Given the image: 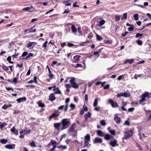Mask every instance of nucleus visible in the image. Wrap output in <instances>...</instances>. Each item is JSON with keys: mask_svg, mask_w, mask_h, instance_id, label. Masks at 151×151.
Returning a JSON list of instances; mask_svg holds the SVG:
<instances>
[{"mask_svg": "<svg viewBox=\"0 0 151 151\" xmlns=\"http://www.w3.org/2000/svg\"><path fill=\"white\" fill-rule=\"evenodd\" d=\"M105 23V21L104 20L102 19L99 22V24H97L96 26L97 27H100L102 26Z\"/></svg>", "mask_w": 151, "mask_h": 151, "instance_id": "393cba45", "label": "nucleus"}, {"mask_svg": "<svg viewBox=\"0 0 151 151\" xmlns=\"http://www.w3.org/2000/svg\"><path fill=\"white\" fill-rule=\"evenodd\" d=\"M70 107L72 110H74L76 107V106L73 104H71L70 105Z\"/></svg>", "mask_w": 151, "mask_h": 151, "instance_id": "864d4df0", "label": "nucleus"}, {"mask_svg": "<svg viewBox=\"0 0 151 151\" xmlns=\"http://www.w3.org/2000/svg\"><path fill=\"white\" fill-rule=\"evenodd\" d=\"M56 99L54 93H52L50 94L49 96V99L51 101H53Z\"/></svg>", "mask_w": 151, "mask_h": 151, "instance_id": "dca6fc26", "label": "nucleus"}, {"mask_svg": "<svg viewBox=\"0 0 151 151\" xmlns=\"http://www.w3.org/2000/svg\"><path fill=\"white\" fill-rule=\"evenodd\" d=\"M97 40L99 41H100L102 39V38L100 36L98 35H96Z\"/></svg>", "mask_w": 151, "mask_h": 151, "instance_id": "5fc2aeb1", "label": "nucleus"}, {"mask_svg": "<svg viewBox=\"0 0 151 151\" xmlns=\"http://www.w3.org/2000/svg\"><path fill=\"white\" fill-rule=\"evenodd\" d=\"M35 27V25L33 27H31L30 29H29V31L28 32V33H34L36 32V29H33V28Z\"/></svg>", "mask_w": 151, "mask_h": 151, "instance_id": "b1692460", "label": "nucleus"}, {"mask_svg": "<svg viewBox=\"0 0 151 151\" xmlns=\"http://www.w3.org/2000/svg\"><path fill=\"white\" fill-rule=\"evenodd\" d=\"M70 12V11L69 10V9H65L64 12H63V14H65V13H69Z\"/></svg>", "mask_w": 151, "mask_h": 151, "instance_id": "774afa93", "label": "nucleus"}, {"mask_svg": "<svg viewBox=\"0 0 151 151\" xmlns=\"http://www.w3.org/2000/svg\"><path fill=\"white\" fill-rule=\"evenodd\" d=\"M57 147L58 148H62L63 149H67V147L65 145L63 146L62 145H60V146H57Z\"/></svg>", "mask_w": 151, "mask_h": 151, "instance_id": "79ce46f5", "label": "nucleus"}, {"mask_svg": "<svg viewBox=\"0 0 151 151\" xmlns=\"http://www.w3.org/2000/svg\"><path fill=\"white\" fill-rule=\"evenodd\" d=\"M106 83L105 82H97L95 83V85L96 86H98L99 84H101V87H102L104 86V85Z\"/></svg>", "mask_w": 151, "mask_h": 151, "instance_id": "2f4dec72", "label": "nucleus"}, {"mask_svg": "<svg viewBox=\"0 0 151 151\" xmlns=\"http://www.w3.org/2000/svg\"><path fill=\"white\" fill-rule=\"evenodd\" d=\"M59 114L58 113H53L49 117V120H51L52 118H55L59 116Z\"/></svg>", "mask_w": 151, "mask_h": 151, "instance_id": "39448f33", "label": "nucleus"}, {"mask_svg": "<svg viewBox=\"0 0 151 151\" xmlns=\"http://www.w3.org/2000/svg\"><path fill=\"white\" fill-rule=\"evenodd\" d=\"M110 133L113 135H115L116 134V132L114 130H111L109 131Z\"/></svg>", "mask_w": 151, "mask_h": 151, "instance_id": "603ef678", "label": "nucleus"}, {"mask_svg": "<svg viewBox=\"0 0 151 151\" xmlns=\"http://www.w3.org/2000/svg\"><path fill=\"white\" fill-rule=\"evenodd\" d=\"M57 144V142L55 140L52 139L50 141V142L48 144V145L50 146L51 145H56Z\"/></svg>", "mask_w": 151, "mask_h": 151, "instance_id": "c756f323", "label": "nucleus"}, {"mask_svg": "<svg viewBox=\"0 0 151 151\" xmlns=\"http://www.w3.org/2000/svg\"><path fill=\"white\" fill-rule=\"evenodd\" d=\"M109 102L111 104V106L113 108L117 107L119 106L117 104L116 102H114L112 99H109Z\"/></svg>", "mask_w": 151, "mask_h": 151, "instance_id": "423d86ee", "label": "nucleus"}, {"mask_svg": "<svg viewBox=\"0 0 151 151\" xmlns=\"http://www.w3.org/2000/svg\"><path fill=\"white\" fill-rule=\"evenodd\" d=\"M143 35V34L137 33L136 34L135 36V37L136 38H138L139 37L140 38H142V36Z\"/></svg>", "mask_w": 151, "mask_h": 151, "instance_id": "f704fd0d", "label": "nucleus"}, {"mask_svg": "<svg viewBox=\"0 0 151 151\" xmlns=\"http://www.w3.org/2000/svg\"><path fill=\"white\" fill-rule=\"evenodd\" d=\"M134 60L133 59H127L125 60L124 63L126 64L127 63H129L130 64H132L133 63Z\"/></svg>", "mask_w": 151, "mask_h": 151, "instance_id": "412c9836", "label": "nucleus"}, {"mask_svg": "<svg viewBox=\"0 0 151 151\" xmlns=\"http://www.w3.org/2000/svg\"><path fill=\"white\" fill-rule=\"evenodd\" d=\"M19 54V53H16V52H15L14 54L12 56V57L14 58H16L18 56Z\"/></svg>", "mask_w": 151, "mask_h": 151, "instance_id": "338daca9", "label": "nucleus"}, {"mask_svg": "<svg viewBox=\"0 0 151 151\" xmlns=\"http://www.w3.org/2000/svg\"><path fill=\"white\" fill-rule=\"evenodd\" d=\"M26 100L27 98L25 97L19 98L16 100L19 103H21L24 101H25Z\"/></svg>", "mask_w": 151, "mask_h": 151, "instance_id": "ddd939ff", "label": "nucleus"}, {"mask_svg": "<svg viewBox=\"0 0 151 151\" xmlns=\"http://www.w3.org/2000/svg\"><path fill=\"white\" fill-rule=\"evenodd\" d=\"M53 91H55V93L56 94H61V93L60 91L59 90V88L57 87L56 88H53Z\"/></svg>", "mask_w": 151, "mask_h": 151, "instance_id": "a878e982", "label": "nucleus"}, {"mask_svg": "<svg viewBox=\"0 0 151 151\" xmlns=\"http://www.w3.org/2000/svg\"><path fill=\"white\" fill-rule=\"evenodd\" d=\"M70 100L69 98H67L65 100V103H66V104L64 109V111H66L68 110V103L70 101Z\"/></svg>", "mask_w": 151, "mask_h": 151, "instance_id": "2eb2a0df", "label": "nucleus"}, {"mask_svg": "<svg viewBox=\"0 0 151 151\" xmlns=\"http://www.w3.org/2000/svg\"><path fill=\"white\" fill-rule=\"evenodd\" d=\"M2 68L5 71H7L9 70L8 67L5 65L3 64H2Z\"/></svg>", "mask_w": 151, "mask_h": 151, "instance_id": "4c0bfd02", "label": "nucleus"}, {"mask_svg": "<svg viewBox=\"0 0 151 151\" xmlns=\"http://www.w3.org/2000/svg\"><path fill=\"white\" fill-rule=\"evenodd\" d=\"M116 96L117 97L123 96V92H121L120 93H117Z\"/></svg>", "mask_w": 151, "mask_h": 151, "instance_id": "bf43d9fd", "label": "nucleus"}, {"mask_svg": "<svg viewBox=\"0 0 151 151\" xmlns=\"http://www.w3.org/2000/svg\"><path fill=\"white\" fill-rule=\"evenodd\" d=\"M127 18V13H124L123 14V17H122L121 18V19L122 20H123L124 19H126Z\"/></svg>", "mask_w": 151, "mask_h": 151, "instance_id": "ea45409f", "label": "nucleus"}, {"mask_svg": "<svg viewBox=\"0 0 151 151\" xmlns=\"http://www.w3.org/2000/svg\"><path fill=\"white\" fill-rule=\"evenodd\" d=\"M133 17L134 18V19L135 20H137L139 19L138 18V14H134Z\"/></svg>", "mask_w": 151, "mask_h": 151, "instance_id": "a18cd8bd", "label": "nucleus"}, {"mask_svg": "<svg viewBox=\"0 0 151 151\" xmlns=\"http://www.w3.org/2000/svg\"><path fill=\"white\" fill-rule=\"evenodd\" d=\"M30 145L31 147H36V145L35 142L33 141L30 143Z\"/></svg>", "mask_w": 151, "mask_h": 151, "instance_id": "8fccbe9b", "label": "nucleus"}, {"mask_svg": "<svg viewBox=\"0 0 151 151\" xmlns=\"http://www.w3.org/2000/svg\"><path fill=\"white\" fill-rule=\"evenodd\" d=\"M11 132L14 134L17 135L18 134V130H15V127H13L11 129Z\"/></svg>", "mask_w": 151, "mask_h": 151, "instance_id": "f8f14e48", "label": "nucleus"}, {"mask_svg": "<svg viewBox=\"0 0 151 151\" xmlns=\"http://www.w3.org/2000/svg\"><path fill=\"white\" fill-rule=\"evenodd\" d=\"M114 120L117 124L120 123L121 121L120 118L117 116H115L114 117Z\"/></svg>", "mask_w": 151, "mask_h": 151, "instance_id": "4be33fe9", "label": "nucleus"}, {"mask_svg": "<svg viewBox=\"0 0 151 151\" xmlns=\"http://www.w3.org/2000/svg\"><path fill=\"white\" fill-rule=\"evenodd\" d=\"M124 124L129 126L130 125V124L128 121L127 120L125 121Z\"/></svg>", "mask_w": 151, "mask_h": 151, "instance_id": "e2e57ef3", "label": "nucleus"}, {"mask_svg": "<svg viewBox=\"0 0 151 151\" xmlns=\"http://www.w3.org/2000/svg\"><path fill=\"white\" fill-rule=\"evenodd\" d=\"M35 45V42H29L27 44L26 47L27 48L32 47V48H33Z\"/></svg>", "mask_w": 151, "mask_h": 151, "instance_id": "9b49d317", "label": "nucleus"}, {"mask_svg": "<svg viewBox=\"0 0 151 151\" xmlns=\"http://www.w3.org/2000/svg\"><path fill=\"white\" fill-rule=\"evenodd\" d=\"M48 42L47 41H46L43 44L42 47H44L45 49L47 47V44Z\"/></svg>", "mask_w": 151, "mask_h": 151, "instance_id": "37998d69", "label": "nucleus"}, {"mask_svg": "<svg viewBox=\"0 0 151 151\" xmlns=\"http://www.w3.org/2000/svg\"><path fill=\"white\" fill-rule=\"evenodd\" d=\"M69 47H72L74 45L71 43V42H68L67 45Z\"/></svg>", "mask_w": 151, "mask_h": 151, "instance_id": "052dcab7", "label": "nucleus"}, {"mask_svg": "<svg viewBox=\"0 0 151 151\" xmlns=\"http://www.w3.org/2000/svg\"><path fill=\"white\" fill-rule=\"evenodd\" d=\"M90 42V41L87 40L85 42H82L80 44V45L81 46H83L85 44L89 43Z\"/></svg>", "mask_w": 151, "mask_h": 151, "instance_id": "58836bf2", "label": "nucleus"}, {"mask_svg": "<svg viewBox=\"0 0 151 151\" xmlns=\"http://www.w3.org/2000/svg\"><path fill=\"white\" fill-rule=\"evenodd\" d=\"M88 110V109L87 107L86 106L85 104H84L83 106L82 109L80 110V114H84L85 111H87Z\"/></svg>", "mask_w": 151, "mask_h": 151, "instance_id": "6e6552de", "label": "nucleus"}, {"mask_svg": "<svg viewBox=\"0 0 151 151\" xmlns=\"http://www.w3.org/2000/svg\"><path fill=\"white\" fill-rule=\"evenodd\" d=\"M71 29L72 32L73 33H76L77 32V29L74 25L73 24L71 26Z\"/></svg>", "mask_w": 151, "mask_h": 151, "instance_id": "bb28decb", "label": "nucleus"}, {"mask_svg": "<svg viewBox=\"0 0 151 151\" xmlns=\"http://www.w3.org/2000/svg\"><path fill=\"white\" fill-rule=\"evenodd\" d=\"M134 29V28L133 27V26H131L130 27H129L128 28V30L130 31H132Z\"/></svg>", "mask_w": 151, "mask_h": 151, "instance_id": "13d9d810", "label": "nucleus"}, {"mask_svg": "<svg viewBox=\"0 0 151 151\" xmlns=\"http://www.w3.org/2000/svg\"><path fill=\"white\" fill-rule=\"evenodd\" d=\"M102 142V139L100 138L96 137L94 139L93 141V143H101Z\"/></svg>", "mask_w": 151, "mask_h": 151, "instance_id": "4468645a", "label": "nucleus"}, {"mask_svg": "<svg viewBox=\"0 0 151 151\" xmlns=\"http://www.w3.org/2000/svg\"><path fill=\"white\" fill-rule=\"evenodd\" d=\"M151 98V93L145 92V93L142 95V98L139 101V103L141 104L146 101L145 98Z\"/></svg>", "mask_w": 151, "mask_h": 151, "instance_id": "f03ea898", "label": "nucleus"}, {"mask_svg": "<svg viewBox=\"0 0 151 151\" xmlns=\"http://www.w3.org/2000/svg\"><path fill=\"white\" fill-rule=\"evenodd\" d=\"M37 103L40 107L43 108L45 106V104L44 103H42V101H39Z\"/></svg>", "mask_w": 151, "mask_h": 151, "instance_id": "aec40b11", "label": "nucleus"}, {"mask_svg": "<svg viewBox=\"0 0 151 151\" xmlns=\"http://www.w3.org/2000/svg\"><path fill=\"white\" fill-rule=\"evenodd\" d=\"M99 99H95L93 103V106L94 107H97L98 104V100Z\"/></svg>", "mask_w": 151, "mask_h": 151, "instance_id": "e433bc0d", "label": "nucleus"}, {"mask_svg": "<svg viewBox=\"0 0 151 151\" xmlns=\"http://www.w3.org/2000/svg\"><path fill=\"white\" fill-rule=\"evenodd\" d=\"M76 124H73L70 127L68 131L69 132H73L75 129L74 127L75 126Z\"/></svg>", "mask_w": 151, "mask_h": 151, "instance_id": "5701e85b", "label": "nucleus"}, {"mask_svg": "<svg viewBox=\"0 0 151 151\" xmlns=\"http://www.w3.org/2000/svg\"><path fill=\"white\" fill-rule=\"evenodd\" d=\"M104 139L105 140H107L111 139H112L114 138L113 136H112V135H111L109 134H107L104 135Z\"/></svg>", "mask_w": 151, "mask_h": 151, "instance_id": "1a4fd4ad", "label": "nucleus"}, {"mask_svg": "<svg viewBox=\"0 0 151 151\" xmlns=\"http://www.w3.org/2000/svg\"><path fill=\"white\" fill-rule=\"evenodd\" d=\"M130 94L128 92H123V96L124 97H130Z\"/></svg>", "mask_w": 151, "mask_h": 151, "instance_id": "7c9ffc66", "label": "nucleus"}, {"mask_svg": "<svg viewBox=\"0 0 151 151\" xmlns=\"http://www.w3.org/2000/svg\"><path fill=\"white\" fill-rule=\"evenodd\" d=\"M34 55V54L32 53H29V54L27 55V56L25 58H21V57L20 56L19 58H20L21 59L23 60H27L28 59V58H29L33 56Z\"/></svg>", "mask_w": 151, "mask_h": 151, "instance_id": "f3484780", "label": "nucleus"}, {"mask_svg": "<svg viewBox=\"0 0 151 151\" xmlns=\"http://www.w3.org/2000/svg\"><path fill=\"white\" fill-rule=\"evenodd\" d=\"M85 140L88 141H90V135L89 134H87L86 135L85 137Z\"/></svg>", "mask_w": 151, "mask_h": 151, "instance_id": "72a5a7b5", "label": "nucleus"}, {"mask_svg": "<svg viewBox=\"0 0 151 151\" xmlns=\"http://www.w3.org/2000/svg\"><path fill=\"white\" fill-rule=\"evenodd\" d=\"M7 124L6 122H4L0 125V129H2L5 126H6Z\"/></svg>", "mask_w": 151, "mask_h": 151, "instance_id": "a19ab883", "label": "nucleus"}, {"mask_svg": "<svg viewBox=\"0 0 151 151\" xmlns=\"http://www.w3.org/2000/svg\"><path fill=\"white\" fill-rule=\"evenodd\" d=\"M100 124L102 126H105L106 125V124L104 120H102L100 121Z\"/></svg>", "mask_w": 151, "mask_h": 151, "instance_id": "09e8293b", "label": "nucleus"}, {"mask_svg": "<svg viewBox=\"0 0 151 151\" xmlns=\"http://www.w3.org/2000/svg\"><path fill=\"white\" fill-rule=\"evenodd\" d=\"M13 147H12V145H7L5 146V147L9 149H13L14 148L15 145L14 144L13 145Z\"/></svg>", "mask_w": 151, "mask_h": 151, "instance_id": "a211bd4d", "label": "nucleus"}, {"mask_svg": "<svg viewBox=\"0 0 151 151\" xmlns=\"http://www.w3.org/2000/svg\"><path fill=\"white\" fill-rule=\"evenodd\" d=\"M81 57V56L80 55H76L73 57V58L77 62L79 60V59Z\"/></svg>", "mask_w": 151, "mask_h": 151, "instance_id": "473e14b6", "label": "nucleus"}, {"mask_svg": "<svg viewBox=\"0 0 151 151\" xmlns=\"http://www.w3.org/2000/svg\"><path fill=\"white\" fill-rule=\"evenodd\" d=\"M133 132L131 130L127 131L125 132L124 138L125 139L129 138L133 135Z\"/></svg>", "mask_w": 151, "mask_h": 151, "instance_id": "20e7f679", "label": "nucleus"}, {"mask_svg": "<svg viewBox=\"0 0 151 151\" xmlns=\"http://www.w3.org/2000/svg\"><path fill=\"white\" fill-rule=\"evenodd\" d=\"M75 78L74 77H71L70 80V81L71 86L74 88L77 89L78 88L79 86L77 83L75 81Z\"/></svg>", "mask_w": 151, "mask_h": 151, "instance_id": "7ed1b4c3", "label": "nucleus"}, {"mask_svg": "<svg viewBox=\"0 0 151 151\" xmlns=\"http://www.w3.org/2000/svg\"><path fill=\"white\" fill-rule=\"evenodd\" d=\"M8 142V140L5 139H0V142L3 144H4L7 143Z\"/></svg>", "mask_w": 151, "mask_h": 151, "instance_id": "c9c22d12", "label": "nucleus"}, {"mask_svg": "<svg viewBox=\"0 0 151 151\" xmlns=\"http://www.w3.org/2000/svg\"><path fill=\"white\" fill-rule=\"evenodd\" d=\"M6 89L8 91H9L10 90H12V91H14V89L12 88V87H6Z\"/></svg>", "mask_w": 151, "mask_h": 151, "instance_id": "680f3d73", "label": "nucleus"}, {"mask_svg": "<svg viewBox=\"0 0 151 151\" xmlns=\"http://www.w3.org/2000/svg\"><path fill=\"white\" fill-rule=\"evenodd\" d=\"M62 126L61 127V130L65 129L68 128L70 125V122L67 118L63 119L61 122Z\"/></svg>", "mask_w": 151, "mask_h": 151, "instance_id": "f257e3e1", "label": "nucleus"}, {"mask_svg": "<svg viewBox=\"0 0 151 151\" xmlns=\"http://www.w3.org/2000/svg\"><path fill=\"white\" fill-rule=\"evenodd\" d=\"M91 116V114L90 112H88L86 114L84 115L85 118V120H87L88 118H89Z\"/></svg>", "mask_w": 151, "mask_h": 151, "instance_id": "c85d7f7f", "label": "nucleus"}, {"mask_svg": "<svg viewBox=\"0 0 151 151\" xmlns=\"http://www.w3.org/2000/svg\"><path fill=\"white\" fill-rule=\"evenodd\" d=\"M89 141L84 140V147H86L88 146Z\"/></svg>", "mask_w": 151, "mask_h": 151, "instance_id": "3c124183", "label": "nucleus"}, {"mask_svg": "<svg viewBox=\"0 0 151 151\" xmlns=\"http://www.w3.org/2000/svg\"><path fill=\"white\" fill-rule=\"evenodd\" d=\"M65 87L67 88H71V85L69 84H66L65 85Z\"/></svg>", "mask_w": 151, "mask_h": 151, "instance_id": "69168bd1", "label": "nucleus"}, {"mask_svg": "<svg viewBox=\"0 0 151 151\" xmlns=\"http://www.w3.org/2000/svg\"><path fill=\"white\" fill-rule=\"evenodd\" d=\"M117 141L115 139L113 140H111L109 142V144L113 147H115L116 146H118L119 145L117 143Z\"/></svg>", "mask_w": 151, "mask_h": 151, "instance_id": "0eeeda50", "label": "nucleus"}, {"mask_svg": "<svg viewBox=\"0 0 151 151\" xmlns=\"http://www.w3.org/2000/svg\"><path fill=\"white\" fill-rule=\"evenodd\" d=\"M6 60L9 63L12 64L14 63V62L13 61H11V57L10 56H8Z\"/></svg>", "mask_w": 151, "mask_h": 151, "instance_id": "c03bdc74", "label": "nucleus"}, {"mask_svg": "<svg viewBox=\"0 0 151 151\" xmlns=\"http://www.w3.org/2000/svg\"><path fill=\"white\" fill-rule=\"evenodd\" d=\"M76 68H78L79 67H81L82 68L83 67V66L81 64H77L76 65Z\"/></svg>", "mask_w": 151, "mask_h": 151, "instance_id": "0e129e2a", "label": "nucleus"}, {"mask_svg": "<svg viewBox=\"0 0 151 151\" xmlns=\"http://www.w3.org/2000/svg\"><path fill=\"white\" fill-rule=\"evenodd\" d=\"M53 147H52L50 150L49 151H53L55 150V149L57 147V145H52Z\"/></svg>", "mask_w": 151, "mask_h": 151, "instance_id": "4d7b16f0", "label": "nucleus"}, {"mask_svg": "<svg viewBox=\"0 0 151 151\" xmlns=\"http://www.w3.org/2000/svg\"><path fill=\"white\" fill-rule=\"evenodd\" d=\"M97 134L101 137H103L104 135V133L101 130H98L97 131Z\"/></svg>", "mask_w": 151, "mask_h": 151, "instance_id": "6ab92c4d", "label": "nucleus"}, {"mask_svg": "<svg viewBox=\"0 0 151 151\" xmlns=\"http://www.w3.org/2000/svg\"><path fill=\"white\" fill-rule=\"evenodd\" d=\"M61 125V122L55 123L54 124V127L58 130L59 131L60 129V127Z\"/></svg>", "mask_w": 151, "mask_h": 151, "instance_id": "9d476101", "label": "nucleus"}, {"mask_svg": "<svg viewBox=\"0 0 151 151\" xmlns=\"http://www.w3.org/2000/svg\"><path fill=\"white\" fill-rule=\"evenodd\" d=\"M28 54V52H23L22 55V57H24L27 55Z\"/></svg>", "mask_w": 151, "mask_h": 151, "instance_id": "6e6d98bb", "label": "nucleus"}, {"mask_svg": "<svg viewBox=\"0 0 151 151\" xmlns=\"http://www.w3.org/2000/svg\"><path fill=\"white\" fill-rule=\"evenodd\" d=\"M12 106V105L11 104H5L4 106H2L1 108L2 109H3L4 110H6L8 107H11Z\"/></svg>", "mask_w": 151, "mask_h": 151, "instance_id": "cd10ccee", "label": "nucleus"}, {"mask_svg": "<svg viewBox=\"0 0 151 151\" xmlns=\"http://www.w3.org/2000/svg\"><path fill=\"white\" fill-rule=\"evenodd\" d=\"M136 42L137 44L139 45H141L142 44V40H137L136 41Z\"/></svg>", "mask_w": 151, "mask_h": 151, "instance_id": "de8ad7c7", "label": "nucleus"}, {"mask_svg": "<svg viewBox=\"0 0 151 151\" xmlns=\"http://www.w3.org/2000/svg\"><path fill=\"white\" fill-rule=\"evenodd\" d=\"M120 18V16L119 15H116L115 16V20L116 21H119Z\"/></svg>", "mask_w": 151, "mask_h": 151, "instance_id": "49530a36", "label": "nucleus"}]
</instances>
